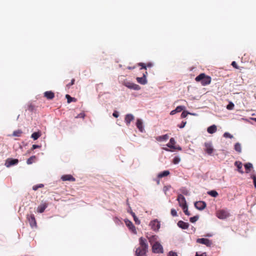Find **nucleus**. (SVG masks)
<instances>
[{"instance_id": "nucleus-18", "label": "nucleus", "mask_w": 256, "mask_h": 256, "mask_svg": "<svg viewBox=\"0 0 256 256\" xmlns=\"http://www.w3.org/2000/svg\"><path fill=\"white\" fill-rule=\"evenodd\" d=\"M138 66H141L140 69L146 70V68H151L153 66V64L152 62H148L147 64H144L142 62H140L138 64Z\"/></svg>"}, {"instance_id": "nucleus-44", "label": "nucleus", "mask_w": 256, "mask_h": 256, "mask_svg": "<svg viewBox=\"0 0 256 256\" xmlns=\"http://www.w3.org/2000/svg\"><path fill=\"white\" fill-rule=\"evenodd\" d=\"M224 136L225 138H233V136L228 132H225L224 134Z\"/></svg>"}, {"instance_id": "nucleus-48", "label": "nucleus", "mask_w": 256, "mask_h": 256, "mask_svg": "<svg viewBox=\"0 0 256 256\" xmlns=\"http://www.w3.org/2000/svg\"><path fill=\"white\" fill-rule=\"evenodd\" d=\"M186 122H184V121H182V123L180 124V125L178 126V127H179L180 128H184V126H186Z\"/></svg>"}, {"instance_id": "nucleus-59", "label": "nucleus", "mask_w": 256, "mask_h": 256, "mask_svg": "<svg viewBox=\"0 0 256 256\" xmlns=\"http://www.w3.org/2000/svg\"><path fill=\"white\" fill-rule=\"evenodd\" d=\"M178 150H181V148H180V147H179V148H178Z\"/></svg>"}, {"instance_id": "nucleus-10", "label": "nucleus", "mask_w": 256, "mask_h": 256, "mask_svg": "<svg viewBox=\"0 0 256 256\" xmlns=\"http://www.w3.org/2000/svg\"><path fill=\"white\" fill-rule=\"evenodd\" d=\"M196 242L198 243L204 244L207 246H210L212 244V242L211 240L205 238H198L197 239Z\"/></svg>"}, {"instance_id": "nucleus-3", "label": "nucleus", "mask_w": 256, "mask_h": 256, "mask_svg": "<svg viewBox=\"0 0 256 256\" xmlns=\"http://www.w3.org/2000/svg\"><path fill=\"white\" fill-rule=\"evenodd\" d=\"M229 212L226 210H220L216 212V216L220 219H225L230 216Z\"/></svg>"}, {"instance_id": "nucleus-32", "label": "nucleus", "mask_w": 256, "mask_h": 256, "mask_svg": "<svg viewBox=\"0 0 256 256\" xmlns=\"http://www.w3.org/2000/svg\"><path fill=\"white\" fill-rule=\"evenodd\" d=\"M130 213L132 214V217L134 218V220L136 224H140V220L136 217V216L134 212H132V211H131L130 212Z\"/></svg>"}, {"instance_id": "nucleus-12", "label": "nucleus", "mask_w": 256, "mask_h": 256, "mask_svg": "<svg viewBox=\"0 0 256 256\" xmlns=\"http://www.w3.org/2000/svg\"><path fill=\"white\" fill-rule=\"evenodd\" d=\"M194 206L197 209L202 210L206 208V204L203 201H198L195 202Z\"/></svg>"}, {"instance_id": "nucleus-7", "label": "nucleus", "mask_w": 256, "mask_h": 256, "mask_svg": "<svg viewBox=\"0 0 256 256\" xmlns=\"http://www.w3.org/2000/svg\"><path fill=\"white\" fill-rule=\"evenodd\" d=\"M177 200L178 202L179 206L182 208L187 206L186 198L182 194H180L178 195Z\"/></svg>"}, {"instance_id": "nucleus-46", "label": "nucleus", "mask_w": 256, "mask_h": 256, "mask_svg": "<svg viewBox=\"0 0 256 256\" xmlns=\"http://www.w3.org/2000/svg\"><path fill=\"white\" fill-rule=\"evenodd\" d=\"M232 66L236 69H239L238 66L236 62L234 61L232 62Z\"/></svg>"}, {"instance_id": "nucleus-38", "label": "nucleus", "mask_w": 256, "mask_h": 256, "mask_svg": "<svg viewBox=\"0 0 256 256\" xmlns=\"http://www.w3.org/2000/svg\"><path fill=\"white\" fill-rule=\"evenodd\" d=\"M44 184H40L38 185H36V186H34L33 187H32V190H38V188H43L44 187Z\"/></svg>"}, {"instance_id": "nucleus-4", "label": "nucleus", "mask_w": 256, "mask_h": 256, "mask_svg": "<svg viewBox=\"0 0 256 256\" xmlns=\"http://www.w3.org/2000/svg\"><path fill=\"white\" fill-rule=\"evenodd\" d=\"M152 251L154 253H163V248L160 243L156 242L152 246Z\"/></svg>"}, {"instance_id": "nucleus-5", "label": "nucleus", "mask_w": 256, "mask_h": 256, "mask_svg": "<svg viewBox=\"0 0 256 256\" xmlns=\"http://www.w3.org/2000/svg\"><path fill=\"white\" fill-rule=\"evenodd\" d=\"M160 222L156 219L151 221L150 223V226L151 227V228L154 231H158L160 228Z\"/></svg>"}, {"instance_id": "nucleus-53", "label": "nucleus", "mask_w": 256, "mask_h": 256, "mask_svg": "<svg viewBox=\"0 0 256 256\" xmlns=\"http://www.w3.org/2000/svg\"><path fill=\"white\" fill-rule=\"evenodd\" d=\"M84 116H85V114L84 113H80V114H78V117L84 118Z\"/></svg>"}, {"instance_id": "nucleus-25", "label": "nucleus", "mask_w": 256, "mask_h": 256, "mask_svg": "<svg viewBox=\"0 0 256 256\" xmlns=\"http://www.w3.org/2000/svg\"><path fill=\"white\" fill-rule=\"evenodd\" d=\"M216 126L214 124L209 126L207 129L208 132L210 134L214 133L215 132H216Z\"/></svg>"}, {"instance_id": "nucleus-55", "label": "nucleus", "mask_w": 256, "mask_h": 256, "mask_svg": "<svg viewBox=\"0 0 256 256\" xmlns=\"http://www.w3.org/2000/svg\"><path fill=\"white\" fill-rule=\"evenodd\" d=\"M182 193L186 195H187L188 194V192L187 190H185L182 192Z\"/></svg>"}, {"instance_id": "nucleus-29", "label": "nucleus", "mask_w": 256, "mask_h": 256, "mask_svg": "<svg viewBox=\"0 0 256 256\" xmlns=\"http://www.w3.org/2000/svg\"><path fill=\"white\" fill-rule=\"evenodd\" d=\"M234 150L236 151L238 153H240L242 152V147H241V144L240 143L236 142L235 144Z\"/></svg>"}, {"instance_id": "nucleus-58", "label": "nucleus", "mask_w": 256, "mask_h": 256, "mask_svg": "<svg viewBox=\"0 0 256 256\" xmlns=\"http://www.w3.org/2000/svg\"><path fill=\"white\" fill-rule=\"evenodd\" d=\"M135 68V67H134H134H133V68H130V67H129V68H129V69H130H130H132V68Z\"/></svg>"}, {"instance_id": "nucleus-24", "label": "nucleus", "mask_w": 256, "mask_h": 256, "mask_svg": "<svg viewBox=\"0 0 256 256\" xmlns=\"http://www.w3.org/2000/svg\"><path fill=\"white\" fill-rule=\"evenodd\" d=\"M168 138H169V136H168V134H166L163 136H157L156 138V140H158V142H162V141L166 140H168Z\"/></svg>"}, {"instance_id": "nucleus-34", "label": "nucleus", "mask_w": 256, "mask_h": 256, "mask_svg": "<svg viewBox=\"0 0 256 256\" xmlns=\"http://www.w3.org/2000/svg\"><path fill=\"white\" fill-rule=\"evenodd\" d=\"M244 166L246 170H248L246 172H248V171H250V169L252 168V165L251 163H247L245 164Z\"/></svg>"}, {"instance_id": "nucleus-22", "label": "nucleus", "mask_w": 256, "mask_h": 256, "mask_svg": "<svg viewBox=\"0 0 256 256\" xmlns=\"http://www.w3.org/2000/svg\"><path fill=\"white\" fill-rule=\"evenodd\" d=\"M137 128L140 132H142L144 130L142 122L140 119H138L136 123Z\"/></svg>"}, {"instance_id": "nucleus-47", "label": "nucleus", "mask_w": 256, "mask_h": 256, "mask_svg": "<svg viewBox=\"0 0 256 256\" xmlns=\"http://www.w3.org/2000/svg\"><path fill=\"white\" fill-rule=\"evenodd\" d=\"M74 82H75L74 79V78H73V79H72V80H71L70 82V83H69V84H68L66 85V86H67L68 88H70L71 86H72V85H73V84H74Z\"/></svg>"}, {"instance_id": "nucleus-42", "label": "nucleus", "mask_w": 256, "mask_h": 256, "mask_svg": "<svg viewBox=\"0 0 256 256\" xmlns=\"http://www.w3.org/2000/svg\"><path fill=\"white\" fill-rule=\"evenodd\" d=\"M170 213H171V214L173 216H178L177 212H176V210H174V208H172L171 210Z\"/></svg>"}, {"instance_id": "nucleus-30", "label": "nucleus", "mask_w": 256, "mask_h": 256, "mask_svg": "<svg viewBox=\"0 0 256 256\" xmlns=\"http://www.w3.org/2000/svg\"><path fill=\"white\" fill-rule=\"evenodd\" d=\"M36 159V156H30L29 158H28L26 160V163L28 164H30L34 162Z\"/></svg>"}, {"instance_id": "nucleus-57", "label": "nucleus", "mask_w": 256, "mask_h": 256, "mask_svg": "<svg viewBox=\"0 0 256 256\" xmlns=\"http://www.w3.org/2000/svg\"><path fill=\"white\" fill-rule=\"evenodd\" d=\"M164 149L166 151H169V150L168 148H164Z\"/></svg>"}, {"instance_id": "nucleus-6", "label": "nucleus", "mask_w": 256, "mask_h": 256, "mask_svg": "<svg viewBox=\"0 0 256 256\" xmlns=\"http://www.w3.org/2000/svg\"><path fill=\"white\" fill-rule=\"evenodd\" d=\"M124 84L128 88L134 90H139L140 88L138 85L130 82H124Z\"/></svg>"}, {"instance_id": "nucleus-56", "label": "nucleus", "mask_w": 256, "mask_h": 256, "mask_svg": "<svg viewBox=\"0 0 256 256\" xmlns=\"http://www.w3.org/2000/svg\"><path fill=\"white\" fill-rule=\"evenodd\" d=\"M156 182H157V184H160V180L158 179V180H156Z\"/></svg>"}, {"instance_id": "nucleus-20", "label": "nucleus", "mask_w": 256, "mask_h": 256, "mask_svg": "<svg viewBox=\"0 0 256 256\" xmlns=\"http://www.w3.org/2000/svg\"><path fill=\"white\" fill-rule=\"evenodd\" d=\"M47 206L48 204H46V203L42 204L38 206L37 208V212L39 213H42L44 211Z\"/></svg>"}, {"instance_id": "nucleus-45", "label": "nucleus", "mask_w": 256, "mask_h": 256, "mask_svg": "<svg viewBox=\"0 0 256 256\" xmlns=\"http://www.w3.org/2000/svg\"><path fill=\"white\" fill-rule=\"evenodd\" d=\"M28 110L30 112H32L34 110V106L32 104H30L28 106Z\"/></svg>"}, {"instance_id": "nucleus-23", "label": "nucleus", "mask_w": 256, "mask_h": 256, "mask_svg": "<svg viewBox=\"0 0 256 256\" xmlns=\"http://www.w3.org/2000/svg\"><path fill=\"white\" fill-rule=\"evenodd\" d=\"M176 144L175 140L174 138H172L170 140V142L166 144L168 147L172 148V149H176L174 144Z\"/></svg>"}, {"instance_id": "nucleus-39", "label": "nucleus", "mask_w": 256, "mask_h": 256, "mask_svg": "<svg viewBox=\"0 0 256 256\" xmlns=\"http://www.w3.org/2000/svg\"><path fill=\"white\" fill-rule=\"evenodd\" d=\"M198 216H194L190 218V222L192 223H194L198 220Z\"/></svg>"}, {"instance_id": "nucleus-13", "label": "nucleus", "mask_w": 256, "mask_h": 256, "mask_svg": "<svg viewBox=\"0 0 256 256\" xmlns=\"http://www.w3.org/2000/svg\"><path fill=\"white\" fill-rule=\"evenodd\" d=\"M148 72H146L144 74H143V76L141 78L138 77L136 78L137 82L142 84H145L147 83V80L146 79V76L147 75Z\"/></svg>"}, {"instance_id": "nucleus-15", "label": "nucleus", "mask_w": 256, "mask_h": 256, "mask_svg": "<svg viewBox=\"0 0 256 256\" xmlns=\"http://www.w3.org/2000/svg\"><path fill=\"white\" fill-rule=\"evenodd\" d=\"M18 162V159L10 158L6 160V165L7 167L10 166L12 165L16 164Z\"/></svg>"}, {"instance_id": "nucleus-28", "label": "nucleus", "mask_w": 256, "mask_h": 256, "mask_svg": "<svg viewBox=\"0 0 256 256\" xmlns=\"http://www.w3.org/2000/svg\"><path fill=\"white\" fill-rule=\"evenodd\" d=\"M41 132L40 131H38V132H34L31 136V138H32L34 140H36L41 136Z\"/></svg>"}, {"instance_id": "nucleus-41", "label": "nucleus", "mask_w": 256, "mask_h": 256, "mask_svg": "<svg viewBox=\"0 0 256 256\" xmlns=\"http://www.w3.org/2000/svg\"><path fill=\"white\" fill-rule=\"evenodd\" d=\"M184 108V107L183 106H178L176 108V110L177 112H180Z\"/></svg>"}, {"instance_id": "nucleus-50", "label": "nucleus", "mask_w": 256, "mask_h": 256, "mask_svg": "<svg viewBox=\"0 0 256 256\" xmlns=\"http://www.w3.org/2000/svg\"><path fill=\"white\" fill-rule=\"evenodd\" d=\"M168 256H178V255L176 252H170L168 254Z\"/></svg>"}, {"instance_id": "nucleus-40", "label": "nucleus", "mask_w": 256, "mask_h": 256, "mask_svg": "<svg viewBox=\"0 0 256 256\" xmlns=\"http://www.w3.org/2000/svg\"><path fill=\"white\" fill-rule=\"evenodd\" d=\"M180 158L178 156H176V157H174V158L173 159L172 162L174 164H177L180 162Z\"/></svg>"}, {"instance_id": "nucleus-51", "label": "nucleus", "mask_w": 256, "mask_h": 256, "mask_svg": "<svg viewBox=\"0 0 256 256\" xmlns=\"http://www.w3.org/2000/svg\"><path fill=\"white\" fill-rule=\"evenodd\" d=\"M112 116L115 118H118L119 116L118 112L116 111H114L112 114Z\"/></svg>"}, {"instance_id": "nucleus-31", "label": "nucleus", "mask_w": 256, "mask_h": 256, "mask_svg": "<svg viewBox=\"0 0 256 256\" xmlns=\"http://www.w3.org/2000/svg\"><path fill=\"white\" fill-rule=\"evenodd\" d=\"M66 98L67 99V102L68 103H70L72 102H76V98L71 97L69 94H66Z\"/></svg>"}, {"instance_id": "nucleus-52", "label": "nucleus", "mask_w": 256, "mask_h": 256, "mask_svg": "<svg viewBox=\"0 0 256 256\" xmlns=\"http://www.w3.org/2000/svg\"><path fill=\"white\" fill-rule=\"evenodd\" d=\"M196 256H206V252H204V253L199 254L198 252H196Z\"/></svg>"}, {"instance_id": "nucleus-33", "label": "nucleus", "mask_w": 256, "mask_h": 256, "mask_svg": "<svg viewBox=\"0 0 256 256\" xmlns=\"http://www.w3.org/2000/svg\"><path fill=\"white\" fill-rule=\"evenodd\" d=\"M22 133V132L21 130H18L13 132L12 136H20Z\"/></svg>"}, {"instance_id": "nucleus-1", "label": "nucleus", "mask_w": 256, "mask_h": 256, "mask_svg": "<svg viewBox=\"0 0 256 256\" xmlns=\"http://www.w3.org/2000/svg\"><path fill=\"white\" fill-rule=\"evenodd\" d=\"M148 250V245L147 240L140 237L139 238V246L136 250V256H145Z\"/></svg>"}, {"instance_id": "nucleus-54", "label": "nucleus", "mask_w": 256, "mask_h": 256, "mask_svg": "<svg viewBox=\"0 0 256 256\" xmlns=\"http://www.w3.org/2000/svg\"><path fill=\"white\" fill-rule=\"evenodd\" d=\"M176 112H176V109H175L174 110H173L171 111V112H170V114L171 115H174V114H176Z\"/></svg>"}, {"instance_id": "nucleus-19", "label": "nucleus", "mask_w": 256, "mask_h": 256, "mask_svg": "<svg viewBox=\"0 0 256 256\" xmlns=\"http://www.w3.org/2000/svg\"><path fill=\"white\" fill-rule=\"evenodd\" d=\"M44 94L48 100H52L54 97V94L52 91H46Z\"/></svg>"}, {"instance_id": "nucleus-21", "label": "nucleus", "mask_w": 256, "mask_h": 256, "mask_svg": "<svg viewBox=\"0 0 256 256\" xmlns=\"http://www.w3.org/2000/svg\"><path fill=\"white\" fill-rule=\"evenodd\" d=\"M148 240L152 246L156 242H158L157 241L158 236H155V235L152 236L150 237H148Z\"/></svg>"}, {"instance_id": "nucleus-2", "label": "nucleus", "mask_w": 256, "mask_h": 256, "mask_svg": "<svg viewBox=\"0 0 256 256\" xmlns=\"http://www.w3.org/2000/svg\"><path fill=\"white\" fill-rule=\"evenodd\" d=\"M195 80L198 82H200L202 86H206L210 83L211 78L202 73L196 78Z\"/></svg>"}, {"instance_id": "nucleus-17", "label": "nucleus", "mask_w": 256, "mask_h": 256, "mask_svg": "<svg viewBox=\"0 0 256 256\" xmlns=\"http://www.w3.org/2000/svg\"><path fill=\"white\" fill-rule=\"evenodd\" d=\"M134 120V116L132 114H128L125 116V122L127 126H129L130 122Z\"/></svg>"}, {"instance_id": "nucleus-14", "label": "nucleus", "mask_w": 256, "mask_h": 256, "mask_svg": "<svg viewBox=\"0 0 256 256\" xmlns=\"http://www.w3.org/2000/svg\"><path fill=\"white\" fill-rule=\"evenodd\" d=\"M61 179L63 181H70V182H74L76 180V178L71 174H65L63 175L61 177Z\"/></svg>"}, {"instance_id": "nucleus-26", "label": "nucleus", "mask_w": 256, "mask_h": 256, "mask_svg": "<svg viewBox=\"0 0 256 256\" xmlns=\"http://www.w3.org/2000/svg\"><path fill=\"white\" fill-rule=\"evenodd\" d=\"M170 172L168 170H164L158 174V178H162L163 177L166 176L170 174Z\"/></svg>"}, {"instance_id": "nucleus-27", "label": "nucleus", "mask_w": 256, "mask_h": 256, "mask_svg": "<svg viewBox=\"0 0 256 256\" xmlns=\"http://www.w3.org/2000/svg\"><path fill=\"white\" fill-rule=\"evenodd\" d=\"M234 165L237 167L238 172L242 174L243 172L242 170V163L241 162L236 161L234 162Z\"/></svg>"}, {"instance_id": "nucleus-60", "label": "nucleus", "mask_w": 256, "mask_h": 256, "mask_svg": "<svg viewBox=\"0 0 256 256\" xmlns=\"http://www.w3.org/2000/svg\"><path fill=\"white\" fill-rule=\"evenodd\" d=\"M254 120L256 122V118H254Z\"/></svg>"}, {"instance_id": "nucleus-11", "label": "nucleus", "mask_w": 256, "mask_h": 256, "mask_svg": "<svg viewBox=\"0 0 256 256\" xmlns=\"http://www.w3.org/2000/svg\"><path fill=\"white\" fill-rule=\"evenodd\" d=\"M205 146V152L208 154H211L214 152V148H212L211 142H206L204 144Z\"/></svg>"}, {"instance_id": "nucleus-49", "label": "nucleus", "mask_w": 256, "mask_h": 256, "mask_svg": "<svg viewBox=\"0 0 256 256\" xmlns=\"http://www.w3.org/2000/svg\"><path fill=\"white\" fill-rule=\"evenodd\" d=\"M41 147L40 146L36 145V144H33L32 148V150H34V149L40 148Z\"/></svg>"}, {"instance_id": "nucleus-16", "label": "nucleus", "mask_w": 256, "mask_h": 256, "mask_svg": "<svg viewBox=\"0 0 256 256\" xmlns=\"http://www.w3.org/2000/svg\"><path fill=\"white\" fill-rule=\"evenodd\" d=\"M178 226L180 228L186 230L188 228L189 224L188 222H184L182 220H180L178 222Z\"/></svg>"}, {"instance_id": "nucleus-36", "label": "nucleus", "mask_w": 256, "mask_h": 256, "mask_svg": "<svg viewBox=\"0 0 256 256\" xmlns=\"http://www.w3.org/2000/svg\"><path fill=\"white\" fill-rule=\"evenodd\" d=\"M182 210H184V213L186 215H187V216H190V212L188 210V206H185L182 207Z\"/></svg>"}, {"instance_id": "nucleus-35", "label": "nucleus", "mask_w": 256, "mask_h": 256, "mask_svg": "<svg viewBox=\"0 0 256 256\" xmlns=\"http://www.w3.org/2000/svg\"><path fill=\"white\" fill-rule=\"evenodd\" d=\"M208 194L213 197H216L218 196V193L216 190L210 191Z\"/></svg>"}, {"instance_id": "nucleus-43", "label": "nucleus", "mask_w": 256, "mask_h": 256, "mask_svg": "<svg viewBox=\"0 0 256 256\" xmlns=\"http://www.w3.org/2000/svg\"><path fill=\"white\" fill-rule=\"evenodd\" d=\"M188 114H190V113L189 112H188L186 111H184L182 114H181V118H185L187 116Z\"/></svg>"}, {"instance_id": "nucleus-9", "label": "nucleus", "mask_w": 256, "mask_h": 256, "mask_svg": "<svg viewBox=\"0 0 256 256\" xmlns=\"http://www.w3.org/2000/svg\"><path fill=\"white\" fill-rule=\"evenodd\" d=\"M27 218L30 222L31 227L33 228L36 226V222L34 216L33 214L28 215Z\"/></svg>"}, {"instance_id": "nucleus-8", "label": "nucleus", "mask_w": 256, "mask_h": 256, "mask_svg": "<svg viewBox=\"0 0 256 256\" xmlns=\"http://www.w3.org/2000/svg\"><path fill=\"white\" fill-rule=\"evenodd\" d=\"M124 222L128 228L134 234H136V227L133 224L132 222L129 220H125Z\"/></svg>"}, {"instance_id": "nucleus-37", "label": "nucleus", "mask_w": 256, "mask_h": 256, "mask_svg": "<svg viewBox=\"0 0 256 256\" xmlns=\"http://www.w3.org/2000/svg\"><path fill=\"white\" fill-rule=\"evenodd\" d=\"M234 104L232 102H230L226 106V108L228 110H232L234 109Z\"/></svg>"}]
</instances>
